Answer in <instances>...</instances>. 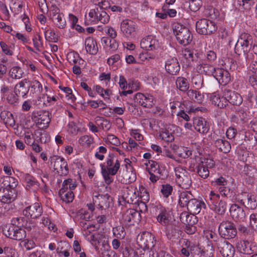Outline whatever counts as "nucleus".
I'll use <instances>...</instances> for the list:
<instances>
[{"mask_svg": "<svg viewBox=\"0 0 257 257\" xmlns=\"http://www.w3.org/2000/svg\"><path fill=\"white\" fill-rule=\"evenodd\" d=\"M112 156L110 155L107 159L106 166L101 165V173L107 185H109L113 182V179L110 176L115 175L120 168L119 161L113 155Z\"/></svg>", "mask_w": 257, "mask_h": 257, "instance_id": "obj_1", "label": "nucleus"}, {"mask_svg": "<svg viewBox=\"0 0 257 257\" xmlns=\"http://www.w3.org/2000/svg\"><path fill=\"white\" fill-rule=\"evenodd\" d=\"M173 33L178 43L186 46L192 41V35L188 28L180 23H175L172 25Z\"/></svg>", "mask_w": 257, "mask_h": 257, "instance_id": "obj_2", "label": "nucleus"}, {"mask_svg": "<svg viewBox=\"0 0 257 257\" xmlns=\"http://www.w3.org/2000/svg\"><path fill=\"white\" fill-rule=\"evenodd\" d=\"M207 202L211 209L218 214H224L226 210L227 203L225 201L220 200L219 195L213 191L210 192Z\"/></svg>", "mask_w": 257, "mask_h": 257, "instance_id": "obj_3", "label": "nucleus"}, {"mask_svg": "<svg viewBox=\"0 0 257 257\" xmlns=\"http://www.w3.org/2000/svg\"><path fill=\"white\" fill-rule=\"evenodd\" d=\"M176 181L182 188L187 189L191 185L192 181L190 173L181 166L175 168Z\"/></svg>", "mask_w": 257, "mask_h": 257, "instance_id": "obj_4", "label": "nucleus"}, {"mask_svg": "<svg viewBox=\"0 0 257 257\" xmlns=\"http://www.w3.org/2000/svg\"><path fill=\"white\" fill-rule=\"evenodd\" d=\"M252 43L251 36L246 33L242 34L237 40L234 48L235 53L240 55L248 52L249 46Z\"/></svg>", "mask_w": 257, "mask_h": 257, "instance_id": "obj_5", "label": "nucleus"}, {"mask_svg": "<svg viewBox=\"0 0 257 257\" xmlns=\"http://www.w3.org/2000/svg\"><path fill=\"white\" fill-rule=\"evenodd\" d=\"M120 29L123 36L126 38H133L137 35L138 26L134 21L126 19L121 22Z\"/></svg>", "mask_w": 257, "mask_h": 257, "instance_id": "obj_6", "label": "nucleus"}, {"mask_svg": "<svg viewBox=\"0 0 257 257\" xmlns=\"http://www.w3.org/2000/svg\"><path fill=\"white\" fill-rule=\"evenodd\" d=\"M218 231L223 239L233 238L237 234L235 226L231 221L222 222L219 226Z\"/></svg>", "mask_w": 257, "mask_h": 257, "instance_id": "obj_7", "label": "nucleus"}, {"mask_svg": "<svg viewBox=\"0 0 257 257\" xmlns=\"http://www.w3.org/2000/svg\"><path fill=\"white\" fill-rule=\"evenodd\" d=\"M196 27L197 32L202 35L211 34L217 29L214 22L206 19L198 21L196 24Z\"/></svg>", "mask_w": 257, "mask_h": 257, "instance_id": "obj_8", "label": "nucleus"}, {"mask_svg": "<svg viewBox=\"0 0 257 257\" xmlns=\"http://www.w3.org/2000/svg\"><path fill=\"white\" fill-rule=\"evenodd\" d=\"M50 15L53 22L58 28L64 29L66 27V22L64 14L56 6H51Z\"/></svg>", "mask_w": 257, "mask_h": 257, "instance_id": "obj_9", "label": "nucleus"}, {"mask_svg": "<svg viewBox=\"0 0 257 257\" xmlns=\"http://www.w3.org/2000/svg\"><path fill=\"white\" fill-rule=\"evenodd\" d=\"M200 161L196 167L197 173L203 179L207 178L209 175L208 169L212 168L215 163L213 160L207 158H201Z\"/></svg>", "mask_w": 257, "mask_h": 257, "instance_id": "obj_10", "label": "nucleus"}, {"mask_svg": "<svg viewBox=\"0 0 257 257\" xmlns=\"http://www.w3.org/2000/svg\"><path fill=\"white\" fill-rule=\"evenodd\" d=\"M139 245L143 248H154L155 247V236L149 232H143L137 238Z\"/></svg>", "mask_w": 257, "mask_h": 257, "instance_id": "obj_11", "label": "nucleus"}, {"mask_svg": "<svg viewBox=\"0 0 257 257\" xmlns=\"http://www.w3.org/2000/svg\"><path fill=\"white\" fill-rule=\"evenodd\" d=\"M216 245L219 252L223 257H233L235 253V248L228 241L223 238L218 239Z\"/></svg>", "mask_w": 257, "mask_h": 257, "instance_id": "obj_12", "label": "nucleus"}, {"mask_svg": "<svg viewBox=\"0 0 257 257\" xmlns=\"http://www.w3.org/2000/svg\"><path fill=\"white\" fill-rule=\"evenodd\" d=\"M236 248L241 253L250 255L257 251V246H255L252 240L246 239L238 242L236 245Z\"/></svg>", "mask_w": 257, "mask_h": 257, "instance_id": "obj_13", "label": "nucleus"}, {"mask_svg": "<svg viewBox=\"0 0 257 257\" xmlns=\"http://www.w3.org/2000/svg\"><path fill=\"white\" fill-rule=\"evenodd\" d=\"M49 161L50 165L53 167L54 170L58 171L61 165L64 167V170H61V176H66L69 173V169L67 162L64 158L58 156H53L50 158Z\"/></svg>", "mask_w": 257, "mask_h": 257, "instance_id": "obj_14", "label": "nucleus"}, {"mask_svg": "<svg viewBox=\"0 0 257 257\" xmlns=\"http://www.w3.org/2000/svg\"><path fill=\"white\" fill-rule=\"evenodd\" d=\"M42 213V207L41 204L38 203H35L26 207L23 211V214L25 216L33 219L39 217Z\"/></svg>", "mask_w": 257, "mask_h": 257, "instance_id": "obj_15", "label": "nucleus"}, {"mask_svg": "<svg viewBox=\"0 0 257 257\" xmlns=\"http://www.w3.org/2000/svg\"><path fill=\"white\" fill-rule=\"evenodd\" d=\"M140 212L134 209H127L122 215V220L126 224L131 225L138 223L141 220Z\"/></svg>", "mask_w": 257, "mask_h": 257, "instance_id": "obj_16", "label": "nucleus"}, {"mask_svg": "<svg viewBox=\"0 0 257 257\" xmlns=\"http://www.w3.org/2000/svg\"><path fill=\"white\" fill-rule=\"evenodd\" d=\"M23 220L22 217L14 218L12 220V224L6 225L3 229L4 234L11 239L14 237L15 231H16L17 225H23L22 221Z\"/></svg>", "mask_w": 257, "mask_h": 257, "instance_id": "obj_17", "label": "nucleus"}, {"mask_svg": "<svg viewBox=\"0 0 257 257\" xmlns=\"http://www.w3.org/2000/svg\"><path fill=\"white\" fill-rule=\"evenodd\" d=\"M140 46L144 49L151 51L157 49L159 47V43L155 37L150 35L141 40Z\"/></svg>", "mask_w": 257, "mask_h": 257, "instance_id": "obj_18", "label": "nucleus"}, {"mask_svg": "<svg viewBox=\"0 0 257 257\" xmlns=\"http://www.w3.org/2000/svg\"><path fill=\"white\" fill-rule=\"evenodd\" d=\"M224 96L227 103L229 102L234 105H239L242 102V98L240 95L234 91L225 89Z\"/></svg>", "mask_w": 257, "mask_h": 257, "instance_id": "obj_19", "label": "nucleus"}, {"mask_svg": "<svg viewBox=\"0 0 257 257\" xmlns=\"http://www.w3.org/2000/svg\"><path fill=\"white\" fill-rule=\"evenodd\" d=\"M230 215L235 221L243 222L246 215L243 208L237 204H232L229 209Z\"/></svg>", "mask_w": 257, "mask_h": 257, "instance_id": "obj_20", "label": "nucleus"}, {"mask_svg": "<svg viewBox=\"0 0 257 257\" xmlns=\"http://www.w3.org/2000/svg\"><path fill=\"white\" fill-rule=\"evenodd\" d=\"M17 197L16 190L0 187V201L2 203L13 202Z\"/></svg>", "mask_w": 257, "mask_h": 257, "instance_id": "obj_21", "label": "nucleus"}, {"mask_svg": "<svg viewBox=\"0 0 257 257\" xmlns=\"http://www.w3.org/2000/svg\"><path fill=\"white\" fill-rule=\"evenodd\" d=\"M32 119L37 121L38 123L44 125H48L51 121L50 117V113L47 111H37L33 113L32 116Z\"/></svg>", "mask_w": 257, "mask_h": 257, "instance_id": "obj_22", "label": "nucleus"}, {"mask_svg": "<svg viewBox=\"0 0 257 257\" xmlns=\"http://www.w3.org/2000/svg\"><path fill=\"white\" fill-rule=\"evenodd\" d=\"M29 82V80L25 78L15 85L14 92L16 95L22 97H26L29 91V87L27 86Z\"/></svg>", "mask_w": 257, "mask_h": 257, "instance_id": "obj_23", "label": "nucleus"}, {"mask_svg": "<svg viewBox=\"0 0 257 257\" xmlns=\"http://www.w3.org/2000/svg\"><path fill=\"white\" fill-rule=\"evenodd\" d=\"M213 76L220 84L223 85L227 84L230 81L229 73L223 68H217Z\"/></svg>", "mask_w": 257, "mask_h": 257, "instance_id": "obj_24", "label": "nucleus"}, {"mask_svg": "<svg viewBox=\"0 0 257 257\" xmlns=\"http://www.w3.org/2000/svg\"><path fill=\"white\" fill-rule=\"evenodd\" d=\"M135 102L139 104L144 107H151L154 105L152 96H146L141 93H137L135 97Z\"/></svg>", "mask_w": 257, "mask_h": 257, "instance_id": "obj_25", "label": "nucleus"}, {"mask_svg": "<svg viewBox=\"0 0 257 257\" xmlns=\"http://www.w3.org/2000/svg\"><path fill=\"white\" fill-rule=\"evenodd\" d=\"M156 214H158L157 217V221L162 225L166 226L169 223V214L166 209L161 206H157L155 208Z\"/></svg>", "mask_w": 257, "mask_h": 257, "instance_id": "obj_26", "label": "nucleus"}, {"mask_svg": "<svg viewBox=\"0 0 257 257\" xmlns=\"http://www.w3.org/2000/svg\"><path fill=\"white\" fill-rule=\"evenodd\" d=\"M180 67L179 62L176 58L168 59L165 63V69L171 75H176L180 71Z\"/></svg>", "mask_w": 257, "mask_h": 257, "instance_id": "obj_27", "label": "nucleus"}, {"mask_svg": "<svg viewBox=\"0 0 257 257\" xmlns=\"http://www.w3.org/2000/svg\"><path fill=\"white\" fill-rule=\"evenodd\" d=\"M206 207L205 204L201 201L198 200L194 198V199L190 202L187 208L188 211L193 214H197L200 212L202 208L205 209Z\"/></svg>", "mask_w": 257, "mask_h": 257, "instance_id": "obj_28", "label": "nucleus"}, {"mask_svg": "<svg viewBox=\"0 0 257 257\" xmlns=\"http://www.w3.org/2000/svg\"><path fill=\"white\" fill-rule=\"evenodd\" d=\"M37 134L40 136L41 135V132L39 131H36L33 134L32 132L28 128H25L24 130V133L23 135L25 142L28 145H31L35 143V141L38 142L41 140V138L36 136Z\"/></svg>", "mask_w": 257, "mask_h": 257, "instance_id": "obj_29", "label": "nucleus"}, {"mask_svg": "<svg viewBox=\"0 0 257 257\" xmlns=\"http://www.w3.org/2000/svg\"><path fill=\"white\" fill-rule=\"evenodd\" d=\"M193 126L195 129L201 134H206L209 129V125L202 117H197L193 119Z\"/></svg>", "mask_w": 257, "mask_h": 257, "instance_id": "obj_30", "label": "nucleus"}, {"mask_svg": "<svg viewBox=\"0 0 257 257\" xmlns=\"http://www.w3.org/2000/svg\"><path fill=\"white\" fill-rule=\"evenodd\" d=\"M93 195V201L97 203L99 208L102 209L104 207L109 206L110 196L108 194Z\"/></svg>", "mask_w": 257, "mask_h": 257, "instance_id": "obj_31", "label": "nucleus"}, {"mask_svg": "<svg viewBox=\"0 0 257 257\" xmlns=\"http://www.w3.org/2000/svg\"><path fill=\"white\" fill-rule=\"evenodd\" d=\"M180 219L181 221L183 224H185L187 227L188 226H192L198 221L197 218L194 214L191 213L189 214V213L187 212L181 213L180 216Z\"/></svg>", "mask_w": 257, "mask_h": 257, "instance_id": "obj_32", "label": "nucleus"}, {"mask_svg": "<svg viewBox=\"0 0 257 257\" xmlns=\"http://www.w3.org/2000/svg\"><path fill=\"white\" fill-rule=\"evenodd\" d=\"M210 100L213 104L220 108H224L227 105L224 95L220 97L219 94L217 92H214L210 94Z\"/></svg>", "mask_w": 257, "mask_h": 257, "instance_id": "obj_33", "label": "nucleus"}, {"mask_svg": "<svg viewBox=\"0 0 257 257\" xmlns=\"http://www.w3.org/2000/svg\"><path fill=\"white\" fill-rule=\"evenodd\" d=\"M122 198L125 202L129 204H134L138 201L135 191L132 188L128 187L124 190Z\"/></svg>", "mask_w": 257, "mask_h": 257, "instance_id": "obj_34", "label": "nucleus"}, {"mask_svg": "<svg viewBox=\"0 0 257 257\" xmlns=\"http://www.w3.org/2000/svg\"><path fill=\"white\" fill-rule=\"evenodd\" d=\"M2 180L1 187L11 190H16L15 188L18 185V182L15 178L6 176L2 178Z\"/></svg>", "mask_w": 257, "mask_h": 257, "instance_id": "obj_35", "label": "nucleus"}, {"mask_svg": "<svg viewBox=\"0 0 257 257\" xmlns=\"http://www.w3.org/2000/svg\"><path fill=\"white\" fill-rule=\"evenodd\" d=\"M85 50L87 53L95 55L98 51L96 42L91 37L86 39L85 41Z\"/></svg>", "mask_w": 257, "mask_h": 257, "instance_id": "obj_36", "label": "nucleus"}, {"mask_svg": "<svg viewBox=\"0 0 257 257\" xmlns=\"http://www.w3.org/2000/svg\"><path fill=\"white\" fill-rule=\"evenodd\" d=\"M179 198V204L180 206L187 207L190 202L194 199V196L190 191H186L180 193Z\"/></svg>", "mask_w": 257, "mask_h": 257, "instance_id": "obj_37", "label": "nucleus"}, {"mask_svg": "<svg viewBox=\"0 0 257 257\" xmlns=\"http://www.w3.org/2000/svg\"><path fill=\"white\" fill-rule=\"evenodd\" d=\"M105 3L106 2L102 3V6H100L99 8H96V18L95 20L96 21L100 22L104 24L107 23L109 21V16L102 8Z\"/></svg>", "mask_w": 257, "mask_h": 257, "instance_id": "obj_38", "label": "nucleus"}, {"mask_svg": "<svg viewBox=\"0 0 257 257\" xmlns=\"http://www.w3.org/2000/svg\"><path fill=\"white\" fill-rule=\"evenodd\" d=\"M197 69L200 73H204L208 75L213 76L216 68L210 64L206 62H202L198 65Z\"/></svg>", "mask_w": 257, "mask_h": 257, "instance_id": "obj_39", "label": "nucleus"}, {"mask_svg": "<svg viewBox=\"0 0 257 257\" xmlns=\"http://www.w3.org/2000/svg\"><path fill=\"white\" fill-rule=\"evenodd\" d=\"M237 229L239 233L244 236L245 239L253 240L254 237V231L253 230L252 228H249L243 226L242 225H239Z\"/></svg>", "mask_w": 257, "mask_h": 257, "instance_id": "obj_40", "label": "nucleus"}, {"mask_svg": "<svg viewBox=\"0 0 257 257\" xmlns=\"http://www.w3.org/2000/svg\"><path fill=\"white\" fill-rule=\"evenodd\" d=\"M215 147L219 151L224 153H228L231 149V145L230 143L225 140L217 139L214 143Z\"/></svg>", "mask_w": 257, "mask_h": 257, "instance_id": "obj_41", "label": "nucleus"}, {"mask_svg": "<svg viewBox=\"0 0 257 257\" xmlns=\"http://www.w3.org/2000/svg\"><path fill=\"white\" fill-rule=\"evenodd\" d=\"M59 195L61 200L66 202L69 203L73 201L74 199V194L73 191L67 190V187L64 186V188H61L59 192Z\"/></svg>", "mask_w": 257, "mask_h": 257, "instance_id": "obj_42", "label": "nucleus"}, {"mask_svg": "<svg viewBox=\"0 0 257 257\" xmlns=\"http://www.w3.org/2000/svg\"><path fill=\"white\" fill-rule=\"evenodd\" d=\"M0 116L4 122L8 125L13 126L15 124L14 116L9 111L4 110L1 113Z\"/></svg>", "mask_w": 257, "mask_h": 257, "instance_id": "obj_43", "label": "nucleus"}, {"mask_svg": "<svg viewBox=\"0 0 257 257\" xmlns=\"http://www.w3.org/2000/svg\"><path fill=\"white\" fill-rule=\"evenodd\" d=\"M177 88L182 92H187L189 88V83L187 79L183 77H178L176 80Z\"/></svg>", "mask_w": 257, "mask_h": 257, "instance_id": "obj_44", "label": "nucleus"}, {"mask_svg": "<svg viewBox=\"0 0 257 257\" xmlns=\"http://www.w3.org/2000/svg\"><path fill=\"white\" fill-rule=\"evenodd\" d=\"M244 197L246 198V201L244 206L250 209H254L257 207V201L256 197L250 193L244 194Z\"/></svg>", "mask_w": 257, "mask_h": 257, "instance_id": "obj_45", "label": "nucleus"}, {"mask_svg": "<svg viewBox=\"0 0 257 257\" xmlns=\"http://www.w3.org/2000/svg\"><path fill=\"white\" fill-rule=\"evenodd\" d=\"M187 94L190 99L198 103H201L203 100V94L196 90L189 89L187 92Z\"/></svg>", "mask_w": 257, "mask_h": 257, "instance_id": "obj_46", "label": "nucleus"}, {"mask_svg": "<svg viewBox=\"0 0 257 257\" xmlns=\"http://www.w3.org/2000/svg\"><path fill=\"white\" fill-rule=\"evenodd\" d=\"M182 53L189 62L195 61L198 58V53L194 49L186 48L182 51Z\"/></svg>", "mask_w": 257, "mask_h": 257, "instance_id": "obj_47", "label": "nucleus"}, {"mask_svg": "<svg viewBox=\"0 0 257 257\" xmlns=\"http://www.w3.org/2000/svg\"><path fill=\"white\" fill-rule=\"evenodd\" d=\"M147 167L149 173H155L156 174L160 175L161 169L160 168L158 163L153 160H149L148 162L145 163Z\"/></svg>", "mask_w": 257, "mask_h": 257, "instance_id": "obj_48", "label": "nucleus"}, {"mask_svg": "<svg viewBox=\"0 0 257 257\" xmlns=\"http://www.w3.org/2000/svg\"><path fill=\"white\" fill-rule=\"evenodd\" d=\"M25 181L27 183L26 188L27 189H30L32 188L34 190H36L39 188V183L34 177L30 175L27 174L26 176Z\"/></svg>", "mask_w": 257, "mask_h": 257, "instance_id": "obj_49", "label": "nucleus"}, {"mask_svg": "<svg viewBox=\"0 0 257 257\" xmlns=\"http://www.w3.org/2000/svg\"><path fill=\"white\" fill-rule=\"evenodd\" d=\"M165 226L168 238L171 239L173 237L176 236L178 234L179 227L177 225L169 223Z\"/></svg>", "mask_w": 257, "mask_h": 257, "instance_id": "obj_50", "label": "nucleus"}, {"mask_svg": "<svg viewBox=\"0 0 257 257\" xmlns=\"http://www.w3.org/2000/svg\"><path fill=\"white\" fill-rule=\"evenodd\" d=\"M28 84H29L28 86L29 87V90H30V91L33 93H40L42 91V86L38 80H34L31 81H29Z\"/></svg>", "mask_w": 257, "mask_h": 257, "instance_id": "obj_51", "label": "nucleus"}, {"mask_svg": "<svg viewBox=\"0 0 257 257\" xmlns=\"http://www.w3.org/2000/svg\"><path fill=\"white\" fill-rule=\"evenodd\" d=\"M24 72L19 66L12 67L10 70V75L12 78L20 79L23 77Z\"/></svg>", "mask_w": 257, "mask_h": 257, "instance_id": "obj_52", "label": "nucleus"}, {"mask_svg": "<svg viewBox=\"0 0 257 257\" xmlns=\"http://www.w3.org/2000/svg\"><path fill=\"white\" fill-rule=\"evenodd\" d=\"M204 14L207 17L211 19H216L219 15L218 10L212 6H208L205 10Z\"/></svg>", "mask_w": 257, "mask_h": 257, "instance_id": "obj_53", "label": "nucleus"}, {"mask_svg": "<svg viewBox=\"0 0 257 257\" xmlns=\"http://www.w3.org/2000/svg\"><path fill=\"white\" fill-rule=\"evenodd\" d=\"M32 41L36 50L39 52L41 51V48H43V43L41 36L38 33H37L34 36Z\"/></svg>", "mask_w": 257, "mask_h": 257, "instance_id": "obj_54", "label": "nucleus"}, {"mask_svg": "<svg viewBox=\"0 0 257 257\" xmlns=\"http://www.w3.org/2000/svg\"><path fill=\"white\" fill-rule=\"evenodd\" d=\"M192 83L196 89L201 88L203 86V76L200 74L195 75L192 78Z\"/></svg>", "mask_w": 257, "mask_h": 257, "instance_id": "obj_55", "label": "nucleus"}, {"mask_svg": "<svg viewBox=\"0 0 257 257\" xmlns=\"http://www.w3.org/2000/svg\"><path fill=\"white\" fill-rule=\"evenodd\" d=\"M173 191V187L169 184H163L161 186V193L165 198H168L171 195Z\"/></svg>", "mask_w": 257, "mask_h": 257, "instance_id": "obj_56", "label": "nucleus"}, {"mask_svg": "<svg viewBox=\"0 0 257 257\" xmlns=\"http://www.w3.org/2000/svg\"><path fill=\"white\" fill-rule=\"evenodd\" d=\"M112 231L114 236L118 238H123L126 234L124 227L121 225L113 228Z\"/></svg>", "mask_w": 257, "mask_h": 257, "instance_id": "obj_57", "label": "nucleus"}, {"mask_svg": "<svg viewBox=\"0 0 257 257\" xmlns=\"http://www.w3.org/2000/svg\"><path fill=\"white\" fill-rule=\"evenodd\" d=\"M19 225H17L16 231H15L14 237L13 239L21 240L26 236V232L24 229L20 228Z\"/></svg>", "mask_w": 257, "mask_h": 257, "instance_id": "obj_58", "label": "nucleus"}, {"mask_svg": "<svg viewBox=\"0 0 257 257\" xmlns=\"http://www.w3.org/2000/svg\"><path fill=\"white\" fill-rule=\"evenodd\" d=\"M64 185H65V187H67L68 190L70 189V191H72L75 189L77 186L76 181L71 178H68L63 181L61 188H64Z\"/></svg>", "mask_w": 257, "mask_h": 257, "instance_id": "obj_59", "label": "nucleus"}, {"mask_svg": "<svg viewBox=\"0 0 257 257\" xmlns=\"http://www.w3.org/2000/svg\"><path fill=\"white\" fill-rule=\"evenodd\" d=\"M93 139L89 136L85 135L81 137L79 139V144L85 147H89L93 142Z\"/></svg>", "mask_w": 257, "mask_h": 257, "instance_id": "obj_60", "label": "nucleus"}, {"mask_svg": "<svg viewBox=\"0 0 257 257\" xmlns=\"http://www.w3.org/2000/svg\"><path fill=\"white\" fill-rule=\"evenodd\" d=\"M45 37L47 41L51 42H56L58 40L54 31L52 30H48L45 31Z\"/></svg>", "mask_w": 257, "mask_h": 257, "instance_id": "obj_61", "label": "nucleus"}, {"mask_svg": "<svg viewBox=\"0 0 257 257\" xmlns=\"http://www.w3.org/2000/svg\"><path fill=\"white\" fill-rule=\"evenodd\" d=\"M160 137L163 140L167 142H172L174 140V136L168 130H165L161 133Z\"/></svg>", "mask_w": 257, "mask_h": 257, "instance_id": "obj_62", "label": "nucleus"}, {"mask_svg": "<svg viewBox=\"0 0 257 257\" xmlns=\"http://www.w3.org/2000/svg\"><path fill=\"white\" fill-rule=\"evenodd\" d=\"M189 7L193 12H196L199 10L201 2V0H188Z\"/></svg>", "mask_w": 257, "mask_h": 257, "instance_id": "obj_63", "label": "nucleus"}, {"mask_svg": "<svg viewBox=\"0 0 257 257\" xmlns=\"http://www.w3.org/2000/svg\"><path fill=\"white\" fill-rule=\"evenodd\" d=\"M190 250L192 251V257H207L205 254L204 251L197 246H196L193 249Z\"/></svg>", "mask_w": 257, "mask_h": 257, "instance_id": "obj_64", "label": "nucleus"}]
</instances>
